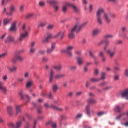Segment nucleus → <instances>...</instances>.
<instances>
[{
	"label": "nucleus",
	"instance_id": "nucleus-7",
	"mask_svg": "<svg viewBox=\"0 0 128 128\" xmlns=\"http://www.w3.org/2000/svg\"><path fill=\"white\" fill-rule=\"evenodd\" d=\"M66 4L68 6H69V8H72L74 12H76V14H80V10L76 6L68 2H66Z\"/></svg>",
	"mask_w": 128,
	"mask_h": 128
},
{
	"label": "nucleus",
	"instance_id": "nucleus-4",
	"mask_svg": "<svg viewBox=\"0 0 128 128\" xmlns=\"http://www.w3.org/2000/svg\"><path fill=\"white\" fill-rule=\"evenodd\" d=\"M118 50V47L116 46H113L112 50L109 49L107 50L106 52L110 56V58H114L116 54V50Z\"/></svg>",
	"mask_w": 128,
	"mask_h": 128
},
{
	"label": "nucleus",
	"instance_id": "nucleus-36",
	"mask_svg": "<svg viewBox=\"0 0 128 128\" xmlns=\"http://www.w3.org/2000/svg\"><path fill=\"white\" fill-rule=\"evenodd\" d=\"M12 20V19H5L4 20V26H8L10 22V21Z\"/></svg>",
	"mask_w": 128,
	"mask_h": 128
},
{
	"label": "nucleus",
	"instance_id": "nucleus-25",
	"mask_svg": "<svg viewBox=\"0 0 128 128\" xmlns=\"http://www.w3.org/2000/svg\"><path fill=\"white\" fill-rule=\"evenodd\" d=\"M0 90H2V92L5 94H6V92H8L6 88L4 86V83L2 82H0Z\"/></svg>",
	"mask_w": 128,
	"mask_h": 128
},
{
	"label": "nucleus",
	"instance_id": "nucleus-47",
	"mask_svg": "<svg viewBox=\"0 0 128 128\" xmlns=\"http://www.w3.org/2000/svg\"><path fill=\"white\" fill-rule=\"evenodd\" d=\"M112 86H108L104 88H103V90L104 92H106V90H112Z\"/></svg>",
	"mask_w": 128,
	"mask_h": 128
},
{
	"label": "nucleus",
	"instance_id": "nucleus-40",
	"mask_svg": "<svg viewBox=\"0 0 128 128\" xmlns=\"http://www.w3.org/2000/svg\"><path fill=\"white\" fill-rule=\"evenodd\" d=\"M54 24L48 25L47 27V30H54Z\"/></svg>",
	"mask_w": 128,
	"mask_h": 128
},
{
	"label": "nucleus",
	"instance_id": "nucleus-3",
	"mask_svg": "<svg viewBox=\"0 0 128 128\" xmlns=\"http://www.w3.org/2000/svg\"><path fill=\"white\" fill-rule=\"evenodd\" d=\"M116 18V16L112 14L105 13L104 14V20L107 24H110V23L112 22L110 18Z\"/></svg>",
	"mask_w": 128,
	"mask_h": 128
},
{
	"label": "nucleus",
	"instance_id": "nucleus-26",
	"mask_svg": "<svg viewBox=\"0 0 128 128\" xmlns=\"http://www.w3.org/2000/svg\"><path fill=\"white\" fill-rule=\"evenodd\" d=\"M100 34V29H94L92 31V36H98Z\"/></svg>",
	"mask_w": 128,
	"mask_h": 128
},
{
	"label": "nucleus",
	"instance_id": "nucleus-52",
	"mask_svg": "<svg viewBox=\"0 0 128 128\" xmlns=\"http://www.w3.org/2000/svg\"><path fill=\"white\" fill-rule=\"evenodd\" d=\"M34 14H30L26 16V20H30V18H32L34 17Z\"/></svg>",
	"mask_w": 128,
	"mask_h": 128
},
{
	"label": "nucleus",
	"instance_id": "nucleus-49",
	"mask_svg": "<svg viewBox=\"0 0 128 128\" xmlns=\"http://www.w3.org/2000/svg\"><path fill=\"white\" fill-rule=\"evenodd\" d=\"M42 62L44 64H46V62H48V58L46 57H43Z\"/></svg>",
	"mask_w": 128,
	"mask_h": 128
},
{
	"label": "nucleus",
	"instance_id": "nucleus-11",
	"mask_svg": "<svg viewBox=\"0 0 128 128\" xmlns=\"http://www.w3.org/2000/svg\"><path fill=\"white\" fill-rule=\"evenodd\" d=\"M56 50V43H53L51 45V48H48L46 50V52L48 54H51Z\"/></svg>",
	"mask_w": 128,
	"mask_h": 128
},
{
	"label": "nucleus",
	"instance_id": "nucleus-45",
	"mask_svg": "<svg viewBox=\"0 0 128 128\" xmlns=\"http://www.w3.org/2000/svg\"><path fill=\"white\" fill-rule=\"evenodd\" d=\"M100 80V78H92L90 80V81L92 82H98Z\"/></svg>",
	"mask_w": 128,
	"mask_h": 128
},
{
	"label": "nucleus",
	"instance_id": "nucleus-29",
	"mask_svg": "<svg viewBox=\"0 0 128 128\" xmlns=\"http://www.w3.org/2000/svg\"><path fill=\"white\" fill-rule=\"evenodd\" d=\"M44 120V117H38L37 120H35L34 122V125L33 128H36V126L38 125V120Z\"/></svg>",
	"mask_w": 128,
	"mask_h": 128
},
{
	"label": "nucleus",
	"instance_id": "nucleus-6",
	"mask_svg": "<svg viewBox=\"0 0 128 128\" xmlns=\"http://www.w3.org/2000/svg\"><path fill=\"white\" fill-rule=\"evenodd\" d=\"M26 24H24L22 26V30L25 32V34H21L20 36L19 37V42H22L24 38H26L27 36H28V33L26 30Z\"/></svg>",
	"mask_w": 128,
	"mask_h": 128
},
{
	"label": "nucleus",
	"instance_id": "nucleus-5",
	"mask_svg": "<svg viewBox=\"0 0 128 128\" xmlns=\"http://www.w3.org/2000/svg\"><path fill=\"white\" fill-rule=\"evenodd\" d=\"M75 32H80V30H77L76 26H74L71 30V32L69 34V38L70 40H74L76 38Z\"/></svg>",
	"mask_w": 128,
	"mask_h": 128
},
{
	"label": "nucleus",
	"instance_id": "nucleus-32",
	"mask_svg": "<svg viewBox=\"0 0 128 128\" xmlns=\"http://www.w3.org/2000/svg\"><path fill=\"white\" fill-rule=\"evenodd\" d=\"M53 110H58V112H62L64 110L62 108L56 107L54 105H52L51 106Z\"/></svg>",
	"mask_w": 128,
	"mask_h": 128
},
{
	"label": "nucleus",
	"instance_id": "nucleus-56",
	"mask_svg": "<svg viewBox=\"0 0 128 128\" xmlns=\"http://www.w3.org/2000/svg\"><path fill=\"white\" fill-rule=\"evenodd\" d=\"M20 10L21 12H24V5H22L20 8Z\"/></svg>",
	"mask_w": 128,
	"mask_h": 128
},
{
	"label": "nucleus",
	"instance_id": "nucleus-2",
	"mask_svg": "<svg viewBox=\"0 0 128 128\" xmlns=\"http://www.w3.org/2000/svg\"><path fill=\"white\" fill-rule=\"evenodd\" d=\"M74 50V47L72 46H68L66 48V49L62 50V52H65L68 58H72L74 54H72V50Z\"/></svg>",
	"mask_w": 128,
	"mask_h": 128
},
{
	"label": "nucleus",
	"instance_id": "nucleus-28",
	"mask_svg": "<svg viewBox=\"0 0 128 128\" xmlns=\"http://www.w3.org/2000/svg\"><path fill=\"white\" fill-rule=\"evenodd\" d=\"M78 64V66H82L84 64V58H82L80 57H78L77 58Z\"/></svg>",
	"mask_w": 128,
	"mask_h": 128
},
{
	"label": "nucleus",
	"instance_id": "nucleus-14",
	"mask_svg": "<svg viewBox=\"0 0 128 128\" xmlns=\"http://www.w3.org/2000/svg\"><path fill=\"white\" fill-rule=\"evenodd\" d=\"M99 57L102 58V62H106V57L104 54V51H100L99 52Z\"/></svg>",
	"mask_w": 128,
	"mask_h": 128
},
{
	"label": "nucleus",
	"instance_id": "nucleus-30",
	"mask_svg": "<svg viewBox=\"0 0 128 128\" xmlns=\"http://www.w3.org/2000/svg\"><path fill=\"white\" fill-rule=\"evenodd\" d=\"M68 6L66 2L65 3V4H64L62 8V12L63 14H66L68 12Z\"/></svg>",
	"mask_w": 128,
	"mask_h": 128
},
{
	"label": "nucleus",
	"instance_id": "nucleus-22",
	"mask_svg": "<svg viewBox=\"0 0 128 128\" xmlns=\"http://www.w3.org/2000/svg\"><path fill=\"white\" fill-rule=\"evenodd\" d=\"M89 54H90V56H92V58H94V64H98V62L96 61L98 60V58L96 57L94 54V52L92 51H90Z\"/></svg>",
	"mask_w": 128,
	"mask_h": 128
},
{
	"label": "nucleus",
	"instance_id": "nucleus-18",
	"mask_svg": "<svg viewBox=\"0 0 128 128\" xmlns=\"http://www.w3.org/2000/svg\"><path fill=\"white\" fill-rule=\"evenodd\" d=\"M15 110H16V116H18V114H22V106L16 105L15 107Z\"/></svg>",
	"mask_w": 128,
	"mask_h": 128
},
{
	"label": "nucleus",
	"instance_id": "nucleus-62",
	"mask_svg": "<svg viewBox=\"0 0 128 128\" xmlns=\"http://www.w3.org/2000/svg\"><path fill=\"white\" fill-rule=\"evenodd\" d=\"M68 98H72L74 96V92H70L68 94Z\"/></svg>",
	"mask_w": 128,
	"mask_h": 128
},
{
	"label": "nucleus",
	"instance_id": "nucleus-48",
	"mask_svg": "<svg viewBox=\"0 0 128 128\" xmlns=\"http://www.w3.org/2000/svg\"><path fill=\"white\" fill-rule=\"evenodd\" d=\"M120 36H122L124 40H128V36H126V34H120Z\"/></svg>",
	"mask_w": 128,
	"mask_h": 128
},
{
	"label": "nucleus",
	"instance_id": "nucleus-42",
	"mask_svg": "<svg viewBox=\"0 0 128 128\" xmlns=\"http://www.w3.org/2000/svg\"><path fill=\"white\" fill-rule=\"evenodd\" d=\"M15 54L16 55L17 60H19L20 62H22V60H24V58L18 55L17 54Z\"/></svg>",
	"mask_w": 128,
	"mask_h": 128
},
{
	"label": "nucleus",
	"instance_id": "nucleus-31",
	"mask_svg": "<svg viewBox=\"0 0 128 128\" xmlns=\"http://www.w3.org/2000/svg\"><path fill=\"white\" fill-rule=\"evenodd\" d=\"M34 86V82L32 81H29L26 84V88H30Z\"/></svg>",
	"mask_w": 128,
	"mask_h": 128
},
{
	"label": "nucleus",
	"instance_id": "nucleus-20",
	"mask_svg": "<svg viewBox=\"0 0 128 128\" xmlns=\"http://www.w3.org/2000/svg\"><path fill=\"white\" fill-rule=\"evenodd\" d=\"M121 96L122 98H126L128 100V90L122 91L121 93Z\"/></svg>",
	"mask_w": 128,
	"mask_h": 128
},
{
	"label": "nucleus",
	"instance_id": "nucleus-17",
	"mask_svg": "<svg viewBox=\"0 0 128 128\" xmlns=\"http://www.w3.org/2000/svg\"><path fill=\"white\" fill-rule=\"evenodd\" d=\"M4 42L6 44H10L12 42H14V38L9 36L7 38L4 40Z\"/></svg>",
	"mask_w": 128,
	"mask_h": 128
},
{
	"label": "nucleus",
	"instance_id": "nucleus-58",
	"mask_svg": "<svg viewBox=\"0 0 128 128\" xmlns=\"http://www.w3.org/2000/svg\"><path fill=\"white\" fill-rule=\"evenodd\" d=\"M49 4H58L56 2L54 1V0H49L48 2Z\"/></svg>",
	"mask_w": 128,
	"mask_h": 128
},
{
	"label": "nucleus",
	"instance_id": "nucleus-13",
	"mask_svg": "<svg viewBox=\"0 0 128 128\" xmlns=\"http://www.w3.org/2000/svg\"><path fill=\"white\" fill-rule=\"evenodd\" d=\"M33 106L36 108L37 110V112L38 114H42V110H44V107L42 106H36V104L34 102Z\"/></svg>",
	"mask_w": 128,
	"mask_h": 128
},
{
	"label": "nucleus",
	"instance_id": "nucleus-37",
	"mask_svg": "<svg viewBox=\"0 0 128 128\" xmlns=\"http://www.w3.org/2000/svg\"><path fill=\"white\" fill-rule=\"evenodd\" d=\"M52 90L54 92H56L58 90V84H54L52 87Z\"/></svg>",
	"mask_w": 128,
	"mask_h": 128
},
{
	"label": "nucleus",
	"instance_id": "nucleus-21",
	"mask_svg": "<svg viewBox=\"0 0 128 128\" xmlns=\"http://www.w3.org/2000/svg\"><path fill=\"white\" fill-rule=\"evenodd\" d=\"M7 70L10 72H16L18 70V67L16 66H8L7 68Z\"/></svg>",
	"mask_w": 128,
	"mask_h": 128
},
{
	"label": "nucleus",
	"instance_id": "nucleus-51",
	"mask_svg": "<svg viewBox=\"0 0 128 128\" xmlns=\"http://www.w3.org/2000/svg\"><path fill=\"white\" fill-rule=\"evenodd\" d=\"M10 13V12H8V9H6V8H4V10L2 11V14H7V16H8V14Z\"/></svg>",
	"mask_w": 128,
	"mask_h": 128
},
{
	"label": "nucleus",
	"instance_id": "nucleus-63",
	"mask_svg": "<svg viewBox=\"0 0 128 128\" xmlns=\"http://www.w3.org/2000/svg\"><path fill=\"white\" fill-rule=\"evenodd\" d=\"M26 98H27V102H30L31 98L30 97V96L28 95H26Z\"/></svg>",
	"mask_w": 128,
	"mask_h": 128
},
{
	"label": "nucleus",
	"instance_id": "nucleus-9",
	"mask_svg": "<svg viewBox=\"0 0 128 128\" xmlns=\"http://www.w3.org/2000/svg\"><path fill=\"white\" fill-rule=\"evenodd\" d=\"M86 114L88 116H94V111L93 110H90V105H88L86 106Z\"/></svg>",
	"mask_w": 128,
	"mask_h": 128
},
{
	"label": "nucleus",
	"instance_id": "nucleus-38",
	"mask_svg": "<svg viewBox=\"0 0 128 128\" xmlns=\"http://www.w3.org/2000/svg\"><path fill=\"white\" fill-rule=\"evenodd\" d=\"M88 102L90 104H96V102L94 99H89L88 100Z\"/></svg>",
	"mask_w": 128,
	"mask_h": 128
},
{
	"label": "nucleus",
	"instance_id": "nucleus-15",
	"mask_svg": "<svg viewBox=\"0 0 128 128\" xmlns=\"http://www.w3.org/2000/svg\"><path fill=\"white\" fill-rule=\"evenodd\" d=\"M36 42H34L31 43V45L30 46V54H34L36 52Z\"/></svg>",
	"mask_w": 128,
	"mask_h": 128
},
{
	"label": "nucleus",
	"instance_id": "nucleus-59",
	"mask_svg": "<svg viewBox=\"0 0 128 128\" xmlns=\"http://www.w3.org/2000/svg\"><path fill=\"white\" fill-rule=\"evenodd\" d=\"M114 80L115 82H118L120 80V76L118 75H116L114 76Z\"/></svg>",
	"mask_w": 128,
	"mask_h": 128
},
{
	"label": "nucleus",
	"instance_id": "nucleus-50",
	"mask_svg": "<svg viewBox=\"0 0 128 128\" xmlns=\"http://www.w3.org/2000/svg\"><path fill=\"white\" fill-rule=\"evenodd\" d=\"M106 73L103 72L101 74V78H99L100 80H106Z\"/></svg>",
	"mask_w": 128,
	"mask_h": 128
},
{
	"label": "nucleus",
	"instance_id": "nucleus-44",
	"mask_svg": "<svg viewBox=\"0 0 128 128\" xmlns=\"http://www.w3.org/2000/svg\"><path fill=\"white\" fill-rule=\"evenodd\" d=\"M54 10H55L56 12H58V10H60V6H58L56 4H54Z\"/></svg>",
	"mask_w": 128,
	"mask_h": 128
},
{
	"label": "nucleus",
	"instance_id": "nucleus-53",
	"mask_svg": "<svg viewBox=\"0 0 128 128\" xmlns=\"http://www.w3.org/2000/svg\"><path fill=\"white\" fill-rule=\"evenodd\" d=\"M12 62H14V64H16L18 62V58H16V54L14 58L12 59Z\"/></svg>",
	"mask_w": 128,
	"mask_h": 128
},
{
	"label": "nucleus",
	"instance_id": "nucleus-43",
	"mask_svg": "<svg viewBox=\"0 0 128 128\" xmlns=\"http://www.w3.org/2000/svg\"><path fill=\"white\" fill-rule=\"evenodd\" d=\"M52 124V128H57L56 124V123H52V122H50L47 124Z\"/></svg>",
	"mask_w": 128,
	"mask_h": 128
},
{
	"label": "nucleus",
	"instance_id": "nucleus-27",
	"mask_svg": "<svg viewBox=\"0 0 128 128\" xmlns=\"http://www.w3.org/2000/svg\"><path fill=\"white\" fill-rule=\"evenodd\" d=\"M52 68L58 70V72H60L62 70V66L61 64H59L58 66H53Z\"/></svg>",
	"mask_w": 128,
	"mask_h": 128
},
{
	"label": "nucleus",
	"instance_id": "nucleus-24",
	"mask_svg": "<svg viewBox=\"0 0 128 128\" xmlns=\"http://www.w3.org/2000/svg\"><path fill=\"white\" fill-rule=\"evenodd\" d=\"M18 22H14L11 28H10V32H16L17 30V28H16V24H17Z\"/></svg>",
	"mask_w": 128,
	"mask_h": 128
},
{
	"label": "nucleus",
	"instance_id": "nucleus-35",
	"mask_svg": "<svg viewBox=\"0 0 128 128\" xmlns=\"http://www.w3.org/2000/svg\"><path fill=\"white\" fill-rule=\"evenodd\" d=\"M48 26V22H46L40 23L38 26V28H44V26Z\"/></svg>",
	"mask_w": 128,
	"mask_h": 128
},
{
	"label": "nucleus",
	"instance_id": "nucleus-12",
	"mask_svg": "<svg viewBox=\"0 0 128 128\" xmlns=\"http://www.w3.org/2000/svg\"><path fill=\"white\" fill-rule=\"evenodd\" d=\"M8 114L9 116H14V108L12 106H8L7 108Z\"/></svg>",
	"mask_w": 128,
	"mask_h": 128
},
{
	"label": "nucleus",
	"instance_id": "nucleus-60",
	"mask_svg": "<svg viewBox=\"0 0 128 128\" xmlns=\"http://www.w3.org/2000/svg\"><path fill=\"white\" fill-rule=\"evenodd\" d=\"M105 38H113L114 36L110 34H107L104 36Z\"/></svg>",
	"mask_w": 128,
	"mask_h": 128
},
{
	"label": "nucleus",
	"instance_id": "nucleus-23",
	"mask_svg": "<svg viewBox=\"0 0 128 128\" xmlns=\"http://www.w3.org/2000/svg\"><path fill=\"white\" fill-rule=\"evenodd\" d=\"M54 70H51V71L50 72V82H54Z\"/></svg>",
	"mask_w": 128,
	"mask_h": 128
},
{
	"label": "nucleus",
	"instance_id": "nucleus-10",
	"mask_svg": "<svg viewBox=\"0 0 128 128\" xmlns=\"http://www.w3.org/2000/svg\"><path fill=\"white\" fill-rule=\"evenodd\" d=\"M54 38H56L55 36L52 34H49L47 37L43 40L42 42L43 44H48L50 40H53Z\"/></svg>",
	"mask_w": 128,
	"mask_h": 128
},
{
	"label": "nucleus",
	"instance_id": "nucleus-41",
	"mask_svg": "<svg viewBox=\"0 0 128 128\" xmlns=\"http://www.w3.org/2000/svg\"><path fill=\"white\" fill-rule=\"evenodd\" d=\"M8 2H12V0H2V6H6Z\"/></svg>",
	"mask_w": 128,
	"mask_h": 128
},
{
	"label": "nucleus",
	"instance_id": "nucleus-64",
	"mask_svg": "<svg viewBox=\"0 0 128 128\" xmlns=\"http://www.w3.org/2000/svg\"><path fill=\"white\" fill-rule=\"evenodd\" d=\"M124 76L126 78H128V69H126L124 71Z\"/></svg>",
	"mask_w": 128,
	"mask_h": 128
},
{
	"label": "nucleus",
	"instance_id": "nucleus-16",
	"mask_svg": "<svg viewBox=\"0 0 128 128\" xmlns=\"http://www.w3.org/2000/svg\"><path fill=\"white\" fill-rule=\"evenodd\" d=\"M88 24V22H85L82 24L81 25H80V23H77L75 26H76L77 30H78L80 32V30H82V28H84V26H86Z\"/></svg>",
	"mask_w": 128,
	"mask_h": 128
},
{
	"label": "nucleus",
	"instance_id": "nucleus-39",
	"mask_svg": "<svg viewBox=\"0 0 128 128\" xmlns=\"http://www.w3.org/2000/svg\"><path fill=\"white\" fill-rule=\"evenodd\" d=\"M22 126V120L18 121L16 122V128H20Z\"/></svg>",
	"mask_w": 128,
	"mask_h": 128
},
{
	"label": "nucleus",
	"instance_id": "nucleus-46",
	"mask_svg": "<svg viewBox=\"0 0 128 128\" xmlns=\"http://www.w3.org/2000/svg\"><path fill=\"white\" fill-rule=\"evenodd\" d=\"M122 32L120 34H126L128 32V28L126 27H123L122 28Z\"/></svg>",
	"mask_w": 128,
	"mask_h": 128
},
{
	"label": "nucleus",
	"instance_id": "nucleus-33",
	"mask_svg": "<svg viewBox=\"0 0 128 128\" xmlns=\"http://www.w3.org/2000/svg\"><path fill=\"white\" fill-rule=\"evenodd\" d=\"M114 110H115L116 112H122V108H120V106L116 105L115 106Z\"/></svg>",
	"mask_w": 128,
	"mask_h": 128
},
{
	"label": "nucleus",
	"instance_id": "nucleus-54",
	"mask_svg": "<svg viewBox=\"0 0 128 128\" xmlns=\"http://www.w3.org/2000/svg\"><path fill=\"white\" fill-rule=\"evenodd\" d=\"M40 6H41L42 8H44V6H46V2H39Z\"/></svg>",
	"mask_w": 128,
	"mask_h": 128
},
{
	"label": "nucleus",
	"instance_id": "nucleus-34",
	"mask_svg": "<svg viewBox=\"0 0 128 128\" xmlns=\"http://www.w3.org/2000/svg\"><path fill=\"white\" fill-rule=\"evenodd\" d=\"M66 78V74H61L55 76V78H56V80H60V78Z\"/></svg>",
	"mask_w": 128,
	"mask_h": 128
},
{
	"label": "nucleus",
	"instance_id": "nucleus-61",
	"mask_svg": "<svg viewBox=\"0 0 128 128\" xmlns=\"http://www.w3.org/2000/svg\"><path fill=\"white\" fill-rule=\"evenodd\" d=\"M124 116V114H122L120 115L119 116H117L116 118V120H120V118H122V116Z\"/></svg>",
	"mask_w": 128,
	"mask_h": 128
},
{
	"label": "nucleus",
	"instance_id": "nucleus-1",
	"mask_svg": "<svg viewBox=\"0 0 128 128\" xmlns=\"http://www.w3.org/2000/svg\"><path fill=\"white\" fill-rule=\"evenodd\" d=\"M102 14H104V9L100 8L98 9L96 12V22L98 26L104 24V20H102Z\"/></svg>",
	"mask_w": 128,
	"mask_h": 128
},
{
	"label": "nucleus",
	"instance_id": "nucleus-8",
	"mask_svg": "<svg viewBox=\"0 0 128 128\" xmlns=\"http://www.w3.org/2000/svg\"><path fill=\"white\" fill-rule=\"evenodd\" d=\"M10 12L8 14V16H14V14L16 12V7L14 4H11L10 8Z\"/></svg>",
	"mask_w": 128,
	"mask_h": 128
},
{
	"label": "nucleus",
	"instance_id": "nucleus-55",
	"mask_svg": "<svg viewBox=\"0 0 128 128\" xmlns=\"http://www.w3.org/2000/svg\"><path fill=\"white\" fill-rule=\"evenodd\" d=\"M106 113L104 112H99L98 113V116H102L104 114H106Z\"/></svg>",
	"mask_w": 128,
	"mask_h": 128
},
{
	"label": "nucleus",
	"instance_id": "nucleus-19",
	"mask_svg": "<svg viewBox=\"0 0 128 128\" xmlns=\"http://www.w3.org/2000/svg\"><path fill=\"white\" fill-rule=\"evenodd\" d=\"M55 38H60V40L64 39V32H58V34L54 36Z\"/></svg>",
	"mask_w": 128,
	"mask_h": 128
},
{
	"label": "nucleus",
	"instance_id": "nucleus-57",
	"mask_svg": "<svg viewBox=\"0 0 128 128\" xmlns=\"http://www.w3.org/2000/svg\"><path fill=\"white\" fill-rule=\"evenodd\" d=\"M76 56H82V51L76 50L74 52Z\"/></svg>",
	"mask_w": 128,
	"mask_h": 128
}]
</instances>
